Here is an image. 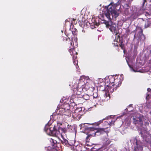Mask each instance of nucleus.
Returning <instances> with one entry per match:
<instances>
[{
    "mask_svg": "<svg viewBox=\"0 0 151 151\" xmlns=\"http://www.w3.org/2000/svg\"><path fill=\"white\" fill-rule=\"evenodd\" d=\"M110 126H111V122H110V123L109 124L108 122H106Z\"/></svg>",
    "mask_w": 151,
    "mask_h": 151,
    "instance_id": "31",
    "label": "nucleus"
},
{
    "mask_svg": "<svg viewBox=\"0 0 151 151\" xmlns=\"http://www.w3.org/2000/svg\"><path fill=\"white\" fill-rule=\"evenodd\" d=\"M114 44V45L115 46H116L117 47H118V44L117 43L116 44V45H115V44Z\"/></svg>",
    "mask_w": 151,
    "mask_h": 151,
    "instance_id": "32",
    "label": "nucleus"
},
{
    "mask_svg": "<svg viewBox=\"0 0 151 151\" xmlns=\"http://www.w3.org/2000/svg\"><path fill=\"white\" fill-rule=\"evenodd\" d=\"M147 90L148 92H150L151 91V89L150 88H147Z\"/></svg>",
    "mask_w": 151,
    "mask_h": 151,
    "instance_id": "29",
    "label": "nucleus"
},
{
    "mask_svg": "<svg viewBox=\"0 0 151 151\" xmlns=\"http://www.w3.org/2000/svg\"><path fill=\"white\" fill-rule=\"evenodd\" d=\"M93 24L95 25H96L97 26H99L100 24L99 23V22H97L96 19L94 20V21L93 22Z\"/></svg>",
    "mask_w": 151,
    "mask_h": 151,
    "instance_id": "23",
    "label": "nucleus"
},
{
    "mask_svg": "<svg viewBox=\"0 0 151 151\" xmlns=\"http://www.w3.org/2000/svg\"><path fill=\"white\" fill-rule=\"evenodd\" d=\"M103 23H104L106 25V27L107 28H109L110 31L113 33L115 34L116 35L118 34L117 30L116 28V25L113 24L112 22L111 21H108L106 20H104Z\"/></svg>",
    "mask_w": 151,
    "mask_h": 151,
    "instance_id": "6",
    "label": "nucleus"
},
{
    "mask_svg": "<svg viewBox=\"0 0 151 151\" xmlns=\"http://www.w3.org/2000/svg\"><path fill=\"white\" fill-rule=\"evenodd\" d=\"M147 96H146V97L147 98V96H149V94H147Z\"/></svg>",
    "mask_w": 151,
    "mask_h": 151,
    "instance_id": "33",
    "label": "nucleus"
},
{
    "mask_svg": "<svg viewBox=\"0 0 151 151\" xmlns=\"http://www.w3.org/2000/svg\"><path fill=\"white\" fill-rule=\"evenodd\" d=\"M53 148L51 147H45V149L47 151H53Z\"/></svg>",
    "mask_w": 151,
    "mask_h": 151,
    "instance_id": "21",
    "label": "nucleus"
},
{
    "mask_svg": "<svg viewBox=\"0 0 151 151\" xmlns=\"http://www.w3.org/2000/svg\"><path fill=\"white\" fill-rule=\"evenodd\" d=\"M146 23L145 24V28H147L148 27H150L151 26V22L150 21H149L147 19L145 21Z\"/></svg>",
    "mask_w": 151,
    "mask_h": 151,
    "instance_id": "16",
    "label": "nucleus"
},
{
    "mask_svg": "<svg viewBox=\"0 0 151 151\" xmlns=\"http://www.w3.org/2000/svg\"><path fill=\"white\" fill-rule=\"evenodd\" d=\"M115 90H116V88H115Z\"/></svg>",
    "mask_w": 151,
    "mask_h": 151,
    "instance_id": "35",
    "label": "nucleus"
},
{
    "mask_svg": "<svg viewBox=\"0 0 151 151\" xmlns=\"http://www.w3.org/2000/svg\"><path fill=\"white\" fill-rule=\"evenodd\" d=\"M122 76V75H120L119 76H118V77L115 79L114 77H111L109 79V80H107V81H109V84L114 83L112 85V86H114V85H116V87H119L121 85L122 81L123 79Z\"/></svg>",
    "mask_w": 151,
    "mask_h": 151,
    "instance_id": "4",
    "label": "nucleus"
},
{
    "mask_svg": "<svg viewBox=\"0 0 151 151\" xmlns=\"http://www.w3.org/2000/svg\"><path fill=\"white\" fill-rule=\"evenodd\" d=\"M76 19H74V18H73V21H74L75 20H76Z\"/></svg>",
    "mask_w": 151,
    "mask_h": 151,
    "instance_id": "34",
    "label": "nucleus"
},
{
    "mask_svg": "<svg viewBox=\"0 0 151 151\" xmlns=\"http://www.w3.org/2000/svg\"><path fill=\"white\" fill-rule=\"evenodd\" d=\"M83 98L86 100H88L90 98L89 96L87 94L83 95Z\"/></svg>",
    "mask_w": 151,
    "mask_h": 151,
    "instance_id": "19",
    "label": "nucleus"
},
{
    "mask_svg": "<svg viewBox=\"0 0 151 151\" xmlns=\"http://www.w3.org/2000/svg\"><path fill=\"white\" fill-rule=\"evenodd\" d=\"M143 30L140 31V32H139V34L140 35V36H141L142 35H144L143 34Z\"/></svg>",
    "mask_w": 151,
    "mask_h": 151,
    "instance_id": "26",
    "label": "nucleus"
},
{
    "mask_svg": "<svg viewBox=\"0 0 151 151\" xmlns=\"http://www.w3.org/2000/svg\"><path fill=\"white\" fill-rule=\"evenodd\" d=\"M136 145L134 146V151H142L143 147L140 145V143L136 141Z\"/></svg>",
    "mask_w": 151,
    "mask_h": 151,
    "instance_id": "11",
    "label": "nucleus"
},
{
    "mask_svg": "<svg viewBox=\"0 0 151 151\" xmlns=\"http://www.w3.org/2000/svg\"><path fill=\"white\" fill-rule=\"evenodd\" d=\"M146 1H147V0H143V4H142V6H144L145 3L146 2Z\"/></svg>",
    "mask_w": 151,
    "mask_h": 151,
    "instance_id": "27",
    "label": "nucleus"
},
{
    "mask_svg": "<svg viewBox=\"0 0 151 151\" xmlns=\"http://www.w3.org/2000/svg\"><path fill=\"white\" fill-rule=\"evenodd\" d=\"M84 83L83 81H82L81 80H79V82L78 83V85L76 87V88H73V91L74 94L76 95H79L83 91V89L85 87L84 84Z\"/></svg>",
    "mask_w": 151,
    "mask_h": 151,
    "instance_id": "5",
    "label": "nucleus"
},
{
    "mask_svg": "<svg viewBox=\"0 0 151 151\" xmlns=\"http://www.w3.org/2000/svg\"><path fill=\"white\" fill-rule=\"evenodd\" d=\"M83 114V113L82 114H79L78 113H76L75 111L74 113H72V117L76 120H79L81 117V116Z\"/></svg>",
    "mask_w": 151,
    "mask_h": 151,
    "instance_id": "10",
    "label": "nucleus"
},
{
    "mask_svg": "<svg viewBox=\"0 0 151 151\" xmlns=\"http://www.w3.org/2000/svg\"><path fill=\"white\" fill-rule=\"evenodd\" d=\"M117 6L116 4L111 2L107 7L106 12H105V16L109 21H111L112 18H115L119 16L120 12L116 9V7Z\"/></svg>",
    "mask_w": 151,
    "mask_h": 151,
    "instance_id": "3",
    "label": "nucleus"
},
{
    "mask_svg": "<svg viewBox=\"0 0 151 151\" xmlns=\"http://www.w3.org/2000/svg\"><path fill=\"white\" fill-rule=\"evenodd\" d=\"M50 141L51 143L52 148L56 150H59V146H60V145L59 143L58 144L56 140L51 138L50 139Z\"/></svg>",
    "mask_w": 151,
    "mask_h": 151,
    "instance_id": "8",
    "label": "nucleus"
},
{
    "mask_svg": "<svg viewBox=\"0 0 151 151\" xmlns=\"http://www.w3.org/2000/svg\"><path fill=\"white\" fill-rule=\"evenodd\" d=\"M62 139H60L61 142L64 145H66L67 147H69L70 145H71L68 142V141L66 139L64 138L63 136L61 137Z\"/></svg>",
    "mask_w": 151,
    "mask_h": 151,
    "instance_id": "12",
    "label": "nucleus"
},
{
    "mask_svg": "<svg viewBox=\"0 0 151 151\" xmlns=\"http://www.w3.org/2000/svg\"><path fill=\"white\" fill-rule=\"evenodd\" d=\"M66 21L67 22V21H68V20L66 19Z\"/></svg>",
    "mask_w": 151,
    "mask_h": 151,
    "instance_id": "36",
    "label": "nucleus"
},
{
    "mask_svg": "<svg viewBox=\"0 0 151 151\" xmlns=\"http://www.w3.org/2000/svg\"><path fill=\"white\" fill-rule=\"evenodd\" d=\"M114 88L112 86H110V87L109 86L107 88V90H109V93H110L113 92L114 91Z\"/></svg>",
    "mask_w": 151,
    "mask_h": 151,
    "instance_id": "20",
    "label": "nucleus"
},
{
    "mask_svg": "<svg viewBox=\"0 0 151 151\" xmlns=\"http://www.w3.org/2000/svg\"><path fill=\"white\" fill-rule=\"evenodd\" d=\"M60 125L57 124L53 126L52 125L51 127L49 128L47 127V126L46 125L45 127V131L50 135L57 137L58 134H60L61 137H62L63 134L66 132V129L65 128L60 127Z\"/></svg>",
    "mask_w": 151,
    "mask_h": 151,
    "instance_id": "2",
    "label": "nucleus"
},
{
    "mask_svg": "<svg viewBox=\"0 0 151 151\" xmlns=\"http://www.w3.org/2000/svg\"><path fill=\"white\" fill-rule=\"evenodd\" d=\"M93 97L94 98H96L97 97V96H96V95H95L94 93L93 94Z\"/></svg>",
    "mask_w": 151,
    "mask_h": 151,
    "instance_id": "30",
    "label": "nucleus"
},
{
    "mask_svg": "<svg viewBox=\"0 0 151 151\" xmlns=\"http://www.w3.org/2000/svg\"><path fill=\"white\" fill-rule=\"evenodd\" d=\"M105 119H103L102 120H100L98 122H97L94 123V124L96 126H99L100 124L103 122V121L104 120H105Z\"/></svg>",
    "mask_w": 151,
    "mask_h": 151,
    "instance_id": "18",
    "label": "nucleus"
},
{
    "mask_svg": "<svg viewBox=\"0 0 151 151\" xmlns=\"http://www.w3.org/2000/svg\"><path fill=\"white\" fill-rule=\"evenodd\" d=\"M133 120V123L135 124H143V122L141 117H137L135 116L134 117Z\"/></svg>",
    "mask_w": 151,
    "mask_h": 151,
    "instance_id": "9",
    "label": "nucleus"
},
{
    "mask_svg": "<svg viewBox=\"0 0 151 151\" xmlns=\"http://www.w3.org/2000/svg\"><path fill=\"white\" fill-rule=\"evenodd\" d=\"M85 109L84 107H81L79 108H77L75 110V111L76 113L79 114H82L83 112V114L84 113V110Z\"/></svg>",
    "mask_w": 151,
    "mask_h": 151,
    "instance_id": "14",
    "label": "nucleus"
},
{
    "mask_svg": "<svg viewBox=\"0 0 151 151\" xmlns=\"http://www.w3.org/2000/svg\"><path fill=\"white\" fill-rule=\"evenodd\" d=\"M71 46L70 47V49L69 52H70L71 55H73L74 54H75L76 52L75 51V49L74 48V47L72 45L73 44H74L73 43H72V42H70Z\"/></svg>",
    "mask_w": 151,
    "mask_h": 151,
    "instance_id": "13",
    "label": "nucleus"
},
{
    "mask_svg": "<svg viewBox=\"0 0 151 151\" xmlns=\"http://www.w3.org/2000/svg\"><path fill=\"white\" fill-rule=\"evenodd\" d=\"M73 32H74V33H76V32H77V30L76 29H73V31H70L68 33H67V32L65 33L67 37L70 40H71V41L72 42H73L72 41L74 39L73 37L74 36Z\"/></svg>",
    "mask_w": 151,
    "mask_h": 151,
    "instance_id": "7",
    "label": "nucleus"
},
{
    "mask_svg": "<svg viewBox=\"0 0 151 151\" xmlns=\"http://www.w3.org/2000/svg\"><path fill=\"white\" fill-rule=\"evenodd\" d=\"M137 29L138 30H139L140 31H141V30H142L143 29H142V27H139V26H137Z\"/></svg>",
    "mask_w": 151,
    "mask_h": 151,
    "instance_id": "25",
    "label": "nucleus"
},
{
    "mask_svg": "<svg viewBox=\"0 0 151 151\" xmlns=\"http://www.w3.org/2000/svg\"><path fill=\"white\" fill-rule=\"evenodd\" d=\"M72 126H71V125H68V129H72Z\"/></svg>",
    "mask_w": 151,
    "mask_h": 151,
    "instance_id": "28",
    "label": "nucleus"
},
{
    "mask_svg": "<svg viewBox=\"0 0 151 151\" xmlns=\"http://www.w3.org/2000/svg\"><path fill=\"white\" fill-rule=\"evenodd\" d=\"M145 15L147 17L148 19H150V18L151 15L150 14V13L148 12H146L145 13Z\"/></svg>",
    "mask_w": 151,
    "mask_h": 151,
    "instance_id": "22",
    "label": "nucleus"
},
{
    "mask_svg": "<svg viewBox=\"0 0 151 151\" xmlns=\"http://www.w3.org/2000/svg\"><path fill=\"white\" fill-rule=\"evenodd\" d=\"M82 127L84 128L85 131L89 132L87 137H86V141L88 142V138L91 137L92 136H94L96 135L98 136L104 133L108 134L109 132V130H106L108 128H96L92 127H89L86 126L84 124L81 125Z\"/></svg>",
    "mask_w": 151,
    "mask_h": 151,
    "instance_id": "1",
    "label": "nucleus"
},
{
    "mask_svg": "<svg viewBox=\"0 0 151 151\" xmlns=\"http://www.w3.org/2000/svg\"><path fill=\"white\" fill-rule=\"evenodd\" d=\"M64 111L63 114L67 116H71V111L69 109H67L66 110H65V109H64Z\"/></svg>",
    "mask_w": 151,
    "mask_h": 151,
    "instance_id": "15",
    "label": "nucleus"
},
{
    "mask_svg": "<svg viewBox=\"0 0 151 151\" xmlns=\"http://www.w3.org/2000/svg\"><path fill=\"white\" fill-rule=\"evenodd\" d=\"M109 91L108 90V92L106 93L105 95H104V96H105L106 97H109V99L110 98V93L109 92Z\"/></svg>",
    "mask_w": 151,
    "mask_h": 151,
    "instance_id": "24",
    "label": "nucleus"
},
{
    "mask_svg": "<svg viewBox=\"0 0 151 151\" xmlns=\"http://www.w3.org/2000/svg\"><path fill=\"white\" fill-rule=\"evenodd\" d=\"M119 40V46L122 49H124V44H123V42L122 40L121 41L120 40Z\"/></svg>",
    "mask_w": 151,
    "mask_h": 151,
    "instance_id": "17",
    "label": "nucleus"
}]
</instances>
